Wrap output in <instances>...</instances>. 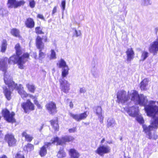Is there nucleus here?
Segmentation results:
<instances>
[{"label": "nucleus", "instance_id": "nucleus-1", "mask_svg": "<svg viewBox=\"0 0 158 158\" xmlns=\"http://www.w3.org/2000/svg\"><path fill=\"white\" fill-rule=\"evenodd\" d=\"M15 54L11 56L9 59L6 57L0 58V71H2L4 74H6L7 72V61L9 64H17L19 69H23L25 67L24 64L30 59V54L27 52L24 53L21 55L22 51L19 43L15 45Z\"/></svg>", "mask_w": 158, "mask_h": 158}, {"label": "nucleus", "instance_id": "nucleus-2", "mask_svg": "<svg viewBox=\"0 0 158 158\" xmlns=\"http://www.w3.org/2000/svg\"><path fill=\"white\" fill-rule=\"evenodd\" d=\"M4 81L5 84L9 88L11 89L12 90L16 89L23 98H27L29 94L24 90L23 87L21 85L18 86L17 84L15 83L12 80L7 78H4Z\"/></svg>", "mask_w": 158, "mask_h": 158}, {"label": "nucleus", "instance_id": "nucleus-3", "mask_svg": "<svg viewBox=\"0 0 158 158\" xmlns=\"http://www.w3.org/2000/svg\"><path fill=\"white\" fill-rule=\"evenodd\" d=\"M145 109L148 115L152 116L153 118H155L154 120L151 123V125L154 127H156L157 125L158 124V118H155V117L156 115L158 114V106L155 105H148L145 107Z\"/></svg>", "mask_w": 158, "mask_h": 158}, {"label": "nucleus", "instance_id": "nucleus-4", "mask_svg": "<svg viewBox=\"0 0 158 158\" xmlns=\"http://www.w3.org/2000/svg\"><path fill=\"white\" fill-rule=\"evenodd\" d=\"M43 38L38 35L35 39V45L36 48L39 50V60H41L44 58L46 54L42 52V50L44 48V45L42 42Z\"/></svg>", "mask_w": 158, "mask_h": 158}, {"label": "nucleus", "instance_id": "nucleus-5", "mask_svg": "<svg viewBox=\"0 0 158 158\" xmlns=\"http://www.w3.org/2000/svg\"><path fill=\"white\" fill-rule=\"evenodd\" d=\"M1 113L5 120L8 122L13 123L16 122L14 118L15 114L14 112H10L8 110L5 108L2 110Z\"/></svg>", "mask_w": 158, "mask_h": 158}, {"label": "nucleus", "instance_id": "nucleus-6", "mask_svg": "<svg viewBox=\"0 0 158 158\" xmlns=\"http://www.w3.org/2000/svg\"><path fill=\"white\" fill-rule=\"evenodd\" d=\"M117 98L116 102L122 104L128 102L130 99V97L127 95L126 92L123 90H121L117 92Z\"/></svg>", "mask_w": 158, "mask_h": 158}, {"label": "nucleus", "instance_id": "nucleus-7", "mask_svg": "<svg viewBox=\"0 0 158 158\" xmlns=\"http://www.w3.org/2000/svg\"><path fill=\"white\" fill-rule=\"evenodd\" d=\"M4 140L7 143L9 147L15 146L16 145L17 140L12 133H6L4 136Z\"/></svg>", "mask_w": 158, "mask_h": 158}, {"label": "nucleus", "instance_id": "nucleus-8", "mask_svg": "<svg viewBox=\"0 0 158 158\" xmlns=\"http://www.w3.org/2000/svg\"><path fill=\"white\" fill-rule=\"evenodd\" d=\"M21 106L26 113H29L35 110L34 105L29 99L27 100L26 102L22 103Z\"/></svg>", "mask_w": 158, "mask_h": 158}, {"label": "nucleus", "instance_id": "nucleus-9", "mask_svg": "<svg viewBox=\"0 0 158 158\" xmlns=\"http://www.w3.org/2000/svg\"><path fill=\"white\" fill-rule=\"evenodd\" d=\"M25 3L26 2L24 0L19 1L16 0H8L7 4L8 8H16L24 6Z\"/></svg>", "mask_w": 158, "mask_h": 158}, {"label": "nucleus", "instance_id": "nucleus-10", "mask_svg": "<svg viewBox=\"0 0 158 158\" xmlns=\"http://www.w3.org/2000/svg\"><path fill=\"white\" fill-rule=\"evenodd\" d=\"M45 106L46 109L50 114H55L57 112L56 104L53 101H50L47 103Z\"/></svg>", "mask_w": 158, "mask_h": 158}, {"label": "nucleus", "instance_id": "nucleus-11", "mask_svg": "<svg viewBox=\"0 0 158 158\" xmlns=\"http://www.w3.org/2000/svg\"><path fill=\"white\" fill-rule=\"evenodd\" d=\"M110 152V148L108 146L104 145L99 146L95 151V152L101 156H103L105 154Z\"/></svg>", "mask_w": 158, "mask_h": 158}, {"label": "nucleus", "instance_id": "nucleus-12", "mask_svg": "<svg viewBox=\"0 0 158 158\" xmlns=\"http://www.w3.org/2000/svg\"><path fill=\"white\" fill-rule=\"evenodd\" d=\"M89 112L85 111L79 114H73L70 113V115L77 122H80L81 120L85 119L88 116Z\"/></svg>", "mask_w": 158, "mask_h": 158}, {"label": "nucleus", "instance_id": "nucleus-13", "mask_svg": "<svg viewBox=\"0 0 158 158\" xmlns=\"http://www.w3.org/2000/svg\"><path fill=\"white\" fill-rule=\"evenodd\" d=\"M59 81L61 90L65 93L69 92L70 89V84L68 81L64 79L61 78L59 79Z\"/></svg>", "mask_w": 158, "mask_h": 158}, {"label": "nucleus", "instance_id": "nucleus-14", "mask_svg": "<svg viewBox=\"0 0 158 158\" xmlns=\"http://www.w3.org/2000/svg\"><path fill=\"white\" fill-rule=\"evenodd\" d=\"M50 146V142H45L44 145L40 147L39 151V154L41 157L45 156L47 153V148Z\"/></svg>", "mask_w": 158, "mask_h": 158}, {"label": "nucleus", "instance_id": "nucleus-15", "mask_svg": "<svg viewBox=\"0 0 158 158\" xmlns=\"http://www.w3.org/2000/svg\"><path fill=\"white\" fill-rule=\"evenodd\" d=\"M149 51L152 53L154 55H156L158 51V42L155 41L151 44L149 47Z\"/></svg>", "mask_w": 158, "mask_h": 158}, {"label": "nucleus", "instance_id": "nucleus-16", "mask_svg": "<svg viewBox=\"0 0 158 158\" xmlns=\"http://www.w3.org/2000/svg\"><path fill=\"white\" fill-rule=\"evenodd\" d=\"M126 53L127 55V61L130 62L133 60L134 57L135 52L132 48H128Z\"/></svg>", "mask_w": 158, "mask_h": 158}, {"label": "nucleus", "instance_id": "nucleus-17", "mask_svg": "<svg viewBox=\"0 0 158 158\" xmlns=\"http://www.w3.org/2000/svg\"><path fill=\"white\" fill-rule=\"evenodd\" d=\"M24 24L27 28L32 29L34 27L35 23L33 18L28 17L26 19Z\"/></svg>", "mask_w": 158, "mask_h": 158}, {"label": "nucleus", "instance_id": "nucleus-18", "mask_svg": "<svg viewBox=\"0 0 158 158\" xmlns=\"http://www.w3.org/2000/svg\"><path fill=\"white\" fill-rule=\"evenodd\" d=\"M49 122L54 130L56 131H58L59 129V126L58 118L56 117L55 119L51 120Z\"/></svg>", "mask_w": 158, "mask_h": 158}, {"label": "nucleus", "instance_id": "nucleus-19", "mask_svg": "<svg viewBox=\"0 0 158 158\" xmlns=\"http://www.w3.org/2000/svg\"><path fill=\"white\" fill-rule=\"evenodd\" d=\"M126 111L130 116L132 117H135L137 114L136 108L134 106L127 108Z\"/></svg>", "mask_w": 158, "mask_h": 158}, {"label": "nucleus", "instance_id": "nucleus-20", "mask_svg": "<svg viewBox=\"0 0 158 158\" xmlns=\"http://www.w3.org/2000/svg\"><path fill=\"white\" fill-rule=\"evenodd\" d=\"M70 158H79L80 154L79 152L74 148H71L69 151Z\"/></svg>", "mask_w": 158, "mask_h": 158}, {"label": "nucleus", "instance_id": "nucleus-21", "mask_svg": "<svg viewBox=\"0 0 158 158\" xmlns=\"http://www.w3.org/2000/svg\"><path fill=\"white\" fill-rule=\"evenodd\" d=\"M23 137L25 138V140L28 142H31L33 139L34 137L31 135L28 134L26 131H24L22 133Z\"/></svg>", "mask_w": 158, "mask_h": 158}, {"label": "nucleus", "instance_id": "nucleus-22", "mask_svg": "<svg viewBox=\"0 0 158 158\" xmlns=\"http://www.w3.org/2000/svg\"><path fill=\"white\" fill-rule=\"evenodd\" d=\"M62 139L63 144H66L67 142H72L74 140V137L71 135H67L62 137Z\"/></svg>", "mask_w": 158, "mask_h": 158}, {"label": "nucleus", "instance_id": "nucleus-23", "mask_svg": "<svg viewBox=\"0 0 158 158\" xmlns=\"http://www.w3.org/2000/svg\"><path fill=\"white\" fill-rule=\"evenodd\" d=\"M94 112L97 114L99 118L103 120V117L102 115V109L101 106H97L94 108Z\"/></svg>", "mask_w": 158, "mask_h": 158}, {"label": "nucleus", "instance_id": "nucleus-24", "mask_svg": "<svg viewBox=\"0 0 158 158\" xmlns=\"http://www.w3.org/2000/svg\"><path fill=\"white\" fill-rule=\"evenodd\" d=\"M50 145L52 144H55L56 143V145H62L63 143L62 141V139H60L58 137H55L53 138V139H51Z\"/></svg>", "mask_w": 158, "mask_h": 158}, {"label": "nucleus", "instance_id": "nucleus-25", "mask_svg": "<svg viewBox=\"0 0 158 158\" xmlns=\"http://www.w3.org/2000/svg\"><path fill=\"white\" fill-rule=\"evenodd\" d=\"M3 89V92L6 98L8 100H10L11 98V92L6 87L4 88Z\"/></svg>", "mask_w": 158, "mask_h": 158}, {"label": "nucleus", "instance_id": "nucleus-26", "mask_svg": "<svg viewBox=\"0 0 158 158\" xmlns=\"http://www.w3.org/2000/svg\"><path fill=\"white\" fill-rule=\"evenodd\" d=\"M10 33L14 37L18 38H21L20 31L19 29L16 28H13L10 31Z\"/></svg>", "mask_w": 158, "mask_h": 158}, {"label": "nucleus", "instance_id": "nucleus-27", "mask_svg": "<svg viewBox=\"0 0 158 158\" xmlns=\"http://www.w3.org/2000/svg\"><path fill=\"white\" fill-rule=\"evenodd\" d=\"M145 98L142 94L139 95L137 98L136 99V102L138 104L141 106H144L145 103Z\"/></svg>", "mask_w": 158, "mask_h": 158}, {"label": "nucleus", "instance_id": "nucleus-28", "mask_svg": "<svg viewBox=\"0 0 158 158\" xmlns=\"http://www.w3.org/2000/svg\"><path fill=\"white\" fill-rule=\"evenodd\" d=\"M148 81L147 79H144L140 83V88L142 90H145L147 89L146 86L148 85Z\"/></svg>", "mask_w": 158, "mask_h": 158}, {"label": "nucleus", "instance_id": "nucleus-29", "mask_svg": "<svg viewBox=\"0 0 158 158\" xmlns=\"http://www.w3.org/2000/svg\"><path fill=\"white\" fill-rule=\"evenodd\" d=\"M24 148V149L27 152H31L34 150V146L33 144L28 143L25 145Z\"/></svg>", "mask_w": 158, "mask_h": 158}, {"label": "nucleus", "instance_id": "nucleus-30", "mask_svg": "<svg viewBox=\"0 0 158 158\" xmlns=\"http://www.w3.org/2000/svg\"><path fill=\"white\" fill-rule=\"evenodd\" d=\"M57 65L60 68H64L68 67V66L66 64L65 61L62 59H60L58 63L57 64Z\"/></svg>", "mask_w": 158, "mask_h": 158}, {"label": "nucleus", "instance_id": "nucleus-31", "mask_svg": "<svg viewBox=\"0 0 158 158\" xmlns=\"http://www.w3.org/2000/svg\"><path fill=\"white\" fill-rule=\"evenodd\" d=\"M131 95V100L132 101L135 102L139 94L137 91L134 90L133 92Z\"/></svg>", "mask_w": 158, "mask_h": 158}, {"label": "nucleus", "instance_id": "nucleus-32", "mask_svg": "<svg viewBox=\"0 0 158 158\" xmlns=\"http://www.w3.org/2000/svg\"><path fill=\"white\" fill-rule=\"evenodd\" d=\"M26 86L30 92L33 93L35 92V88L34 85L28 83L26 84Z\"/></svg>", "mask_w": 158, "mask_h": 158}, {"label": "nucleus", "instance_id": "nucleus-33", "mask_svg": "<svg viewBox=\"0 0 158 158\" xmlns=\"http://www.w3.org/2000/svg\"><path fill=\"white\" fill-rule=\"evenodd\" d=\"M7 42L6 40H3L2 43L1 51L2 52H4L7 48Z\"/></svg>", "mask_w": 158, "mask_h": 158}, {"label": "nucleus", "instance_id": "nucleus-34", "mask_svg": "<svg viewBox=\"0 0 158 158\" xmlns=\"http://www.w3.org/2000/svg\"><path fill=\"white\" fill-rule=\"evenodd\" d=\"M57 156L59 158H62L65 156L66 153L63 148L60 149L57 154Z\"/></svg>", "mask_w": 158, "mask_h": 158}, {"label": "nucleus", "instance_id": "nucleus-35", "mask_svg": "<svg viewBox=\"0 0 158 158\" xmlns=\"http://www.w3.org/2000/svg\"><path fill=\"white\" fill-rule=\"evenodd\" d=\"M35 33L37 35L43 34L44 32L42 31V29L40 26H38L35 28Z\"/></svg>", "mask_w": 158, "mask_h": 158}, {"label": "nucleus", "instance_id": "nucleus-36", "mask_svg": "<svg viewBox=\"0 0 158 158\" xmlns=\"http://www.w3.org/2000/svg\"><path fill=\"white\" fill-rule=\"evenodd\" d=\"M63 69L62 72V76L63 77H65L69 73V69L68 67L65 68Z\"/></svg>", "mask_w": 158, "mask_h": 158}, {"label": "nucleus", "instance_id": "nucleus-37", "mask_svg": "<svg viewBox=\"0 0 158 158\" xmlns=\"http://www.w3.org/2000/svg\"><path fill=\"white\" fill-rule=\"evenodd\" d=\"M154 127L152 125H149L148 127H144L143 130L145 133L150 132L152 130Z\"/></svg>", "mask_w": 158, "mask_h": 158}, {"label": "nucleus", "instance_id": "nucleus-38", "mask_svg": "<svg viewBox=\"0 0 158 158\" xmlns=\"http://www.w3.org/2000/svg\"><path fill=\"white\" fill-rule=\"evenodd\" d=\"M148 56V52L146 51L143 52L141 56L142 60L144 61Z\"/></svg>", "mask_w": 158, "mask_h": 158}, {"label": "nucleus", "instance_id": "nucleus-39", "mask_svg": "<svg viewBox=\"0 0 158 158\" xmlns=\"http://www.w3.org/2000/svg\"><path fill=\"white\" fill-rule=\"evenodd\" d=\"M15 158H25L24 154L21 153V151L17 152L15 155Z\"/></svg>", "mask_w": 158, "mask_h": 158}, {"label": "nucleus", "instance_id": "nucleus-40", "mask_svg": "<svg viewBox=\"0 0 158 158\" xmlns=\"http://www.w3.org/2000/svg\"><path fill=\"white\" fill-rule=\"evenodd\" d=\"M50 58L51 59H55L56 58V52L54 50L52 49L51 50Z\"/></svg>", "mask_w": 158, "mask_h": 158}, {"label": "nucleus", "instance_id": "nucleus-41", "mask_svg": "<svg viewBox=\"0 0 158 158\" xmlns=\"http://www.w3.org/2000/svg\"><path fill=\"white\" fill-rule=\"evenodd\" d=\"M136 119L137 121L140 124H143L144 123V120L142 117H137Z\"/></svg>", "mask_w": 158, "mask_h": 158}, {"label": "nucleus", "instance_id": "nucleus-42", "mask_svg": "<svg viewBox=\"0 0 158 158\" xmlns=\"http://www.w3.org/2000/svg\"><path fill=\"white\" fill-rule=\"evenodd\" d=\"M34 102L35 104L37 106L38 108L41 109L42 108V107L41 105L39 103V102L37 99H35L34 100Z\"/></svg>", "mask_w": 158, "mask_h": 158}, {"label": "nucleus", "instance_id": "nucleus-43", "mask_svg": "<svg viewBox=\"0 0 158 158\" xmlns=\"http://www.w3.org/2000/svg\"><path fill=\"white\" fill-rule=\"evenodd\" d=\"M35 3L34 0H31L29 2V6L31 8H33L35 6Z\"/></svg>", "mask_w": 158, "mask_h": 158}, {"label": "nucleus", "instance_id": "nucleus-44", "mask_svg": "<svg viewBox=\"0 0 158 158\" xmlns=\"http://www.w3.org/2000/svg\"><path fill=\"white\" fill-rule=\"evenodd\" d=\"M65 0H63L61 2V6L63 11L65 9Z\"/></svg>", "mask_w": 158, "mask_h": 158}, {"label": "nucleus", "instance_id": "nucleus-45", "mask_svg": "<svg viewBox=\"0 0 158 158\" xmlns=\"http://www.w3.org/2000/svg\"><path fill=\"white\" fill-rule=\"evenodd\" d=\"M77 128L76 127H73L72 128H70L69 129L68 131L69 133H74L76 131Z\"/></svg>", "mask_w": 158, "mask_h": 158}, {"label": "nucleus", "instance_id": "nucleus-46", "mask_svg": "<svg viewBox=\"0 0 158 158\" xmlns=\"http://www.w3.org/2000/svg\"><path fill=\"white\" fill-rule=\"evenodd\" d=\"M37 18L40 19L42 20H44L45 19L44 16L42 14H37Z\"/></svg>", "mask_w": 158, "mask_h": 158}, {"label": "nucleus", "instance_id": "nucleus-47", "mask_svg": "<svg viewBox=\"0 0 158 158\" xmlns=\"http://www.w3.org/2000/svg\"><path fill=\"white\" fill-rule=\"evenodd\" d=\"M75 34L74 35L76 37H78L80 36L81 35V33L80 31H77L76 30H75Z\"/></svg>", "mask_w": 158, "mask_h": 158}, {"label": "nucleus", "instance_id": "nucleus-48", "mask_svg": "<svg viewBox=\"0 0 158 158\" xmlns=\"http://www.w3.org/2000/svg\"><path fill=\"white\" fill-rule=\"evenodd\" d=\"M57 12V7L56 6H55L52 10V15H53L54 14Z\"/></svg>", "mask_w": 158, "mask_h": 158}, {"label": "nucleus", "instance_id": "nucleus-49", "mask_svg": "<svg viewBox=\"0 0 158 158\" xmlns=\"http://www.w3.org/2000/svg\"><path fill=\"white\" fill-rule=\"evenodd\" d=\"M33 57L35 59H37V56L36 52H34L33 53Z\"/></svg>", "mask_w": 158, "mask_h": 158}, {"label": "nucleus", "instance_id": "nucleus-50", "mask_svg": "<svg viewBox=\"0 0 158 158\" xmlns=\"http://www.w3.org/2000/svg\"><path fill=\"white\" fill-rule=\"evenodd\" d=\"M29 97L33 99H37V98L35 96H33L31 94H29L28 95V96Z\"/></svg>", "mask_w": 158, "mask_h": 158}, {"label": "nucleus", "instance_id": "nucleus-51", "mask_svg": "<svg viewBox=\"0 0 158 158\" xmlns=\"http://www.w3.org/2000/svg\"><path fill=\"white\" fill-rule=\"evenodd\" d=\"M85 89H84L83 88H81L80 89V92L81 93H84L85 92Z\"/></svg>", "mask_w": 158, "mask_h": 158}, {"label": "nucleus", "instance_id": "nucleus-52", "mask_svg": "<svg viewBox=\"0 0 158 158\" xmlns=\"http://www.w3.org/2000/svg\"><path fill=\"white\" fill-rule=\"evenodd\" d=\"M44 41L45 42H46L48 41V38L46 35L44 36Z\"/></svg>", "mask_w": 158, "mask_h": 158}, {"label": "nucleus", "instance_id": "nucleus-53", "mask_svg": "<svg viewBox=\"0 0 158 158\" xmlns=\"http://www.w3.org/2000/svg\"><path fill=\"white\" fill-rule=\"evenodd\" d=\"M2 130H0V138L2 139L3 136V134L2 132Z\"/></svg>", "mask_w": 158, "mask_h": 158}, {"label": "nucleus", "instance_id": "nucleus-54", "mask_svg": "<svg viewBox=\"0 0 158 158\" xmlns=\"http://www.w3.org/2000/svg\"><path fill=\"white\" fill-rule=\"evenodd\" d=\"M69 106L71 108H72L73 107V102H69Z\"/></svg>", "mask_w": 158, "mask_h": 158}, {"label": "nucleus", "instance_id": "nucleus-55", "mask_svg": "<svg viewBox=\"0 0 158 158\" xmlns=\"http://www.w3.org/2000/svg\"><path fill=\"white\" fill-rule=\"evenodd\" d=\"M0 158H8L7 156L5 155H3L1 156H0Z\"/></svg>", "mask_w": 158, "mask_h": 158}, {"label": "nucleus", "instance_id": "nucleus-56", "mask_svg": "<svg viewBox=\"0 0 158 158\" xmlns=\"http://www.w3.org/2000/svg\"><path fill=\"white\" fill-rule=\"evenodd\" d=\"M105 141V138H103L102 139V140H101V141L100 142V143H103Z\"/></svg>", "mask_w": 158, "mask_h": 158}, {"label": "nucleus", "instance_id": "nucleus-57", "mask_svg": "<svg viewBox=\"0 0 158 158\" xmlns=\"http://www.w3.org/2000/svg\"><path fill=\"white\" fill-rule=\"evenodd\" d=\"M84 125H86V126L89 125V123H84Z\"/></svg>", "mask_w": 158, "mask_h": 158}, {"label": "nucleus", "instance_id": "nucleus-58", "mask_svg": "<svg viewBox=\"0 0 158 158\" xmlns=\"http://www.w3.org/2000/svg\"><path fill=\"white\" fill-rule=\"evenodd\" d=\"M39 143V142H38L36 143L35 144V145H38Z\"/></svg>", "mask_w": 158, "mask_h": 158}, {"label": "nucleus", "instance_id": "nucleus-59", "mask_svg": "<svg viewBox=\"0 0 158 158\" xmlns=\"http://www.w3.org/2000/svg\"><path fill=\"white\" fill-rule=\"evenodd\" d=\"M152 103H153V104H155V102H154V101H151Z\"/></svg>", "mask_w": 158, "mask_h": 158}, {"label": "nucleus", "instance_id": "nucleus-60", "mask_svg": "<svg viewBox=\"0 0 158 158\" xmlns=\"http://www.w3.org/2000/svg\"><path fill=\"white\" fill-rule=\"evenodd\" d=\"M152 138V137L150 136H149V139H151Z\"/></svg>", "mask_w": 158, "mask_h": 158}, {"label": "nucleus", "instance_id": "nucleus-61", "mask_svg": "<svg viewBox=\"0 0 158 158\" xmlns=\"http://www.w3.org/2000/svg\"><path fill=\"white\" fill-rule=\"evenodd\" d=\"M1 118H2L1 116H0V120H1Z\"/></svg>", "mask_w": 158, "mask_h": 158}, {"label": "nucleus", "instance_id": "nucleus-62", "mask_svg": "<svg viewBox=\"0 0 158 158\" xmlns=\"http://www.w3.org/2000/svg\"><path fill=\"white\" fill-rule=\"evenodd\" d=\"M156 41H157L158 42V37H157V40Z\"/></svg>", "mask_w": 158, "mask_h": 158}, {"label": "nucleus", "instance_id": "nucleus-63", "mask_svg": "<svg viewBox=\"0 0 158 158\" xmlns=\"http://www.w3.org/2000/svg\"><path fill=\"white\" fill-rule=\"evenodd\" d=\"M44 1H45V2H46V1H47L48 0H44Z\"/></svg>", "mask_w": 158, "mask_h": 158}, {"label": "nucleus", "instance_id": "nucleus-64", "mask_svg": "<svg viewBox=\"0 0 158 158\" xmlns=\"http://www.w3.org/2000/svg\"><path fill=\"white\" fill-rule=\"evenodd\" d=\"M149 135H151V133H149Z\"/></svg>", "mask_w": 158, "mask_h": 158}]
</instances>
